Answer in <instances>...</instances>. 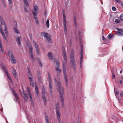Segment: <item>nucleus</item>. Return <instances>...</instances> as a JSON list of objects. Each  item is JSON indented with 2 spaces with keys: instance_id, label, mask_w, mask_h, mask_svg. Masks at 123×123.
Masks as SVG:
<instances>
[{
  "instance_id": "obj_1",
  "label": "nucleus",
  "mask_w": 123,
  "mask_h": 123,
  "mask_svg": "<svg viewBox=\"0 0 123 123\" xmlns=\"http://www.w3.org/2000/svg\"><path fill=\"white\" fill-rule=\"evenodd\" d=\"M55 83H56V88L57 91L59 92L60 94V98L61 101V104L63 107H64V103L63 96L64 94L63 88L61 87V83L59 81H57L55 78L54 79Z\"/></svg>"
},
{
  "instance_id": "obj_2",
  "label": "nucleus",
  "mask_w": 123,
  "mask_h": 123,
  "mask_svg": "<svg viewBox=\"0 0 123 123\" xmlns=\"http://www.w3.org/2000/svg\"><path fill=\"white\" fill-rule=\"evenodd\" d=\"M63 56L65 61H63L62 62L63 66V71L65 79V81L66 83V84L67 86L68 85V79L67 76V74L66 72V69L65 68V65L66 64L67 62V58L66 55V51L65 49H62Z\"/></svg>"
},
{
  "instance_id": "obj_3",
  "label": "nucleus",
  "mask_w": 123,
  "mask_h": 123,
  "mask_svg": "<svg viewBox=\"0 0 123 123\" xmlns=\"http://www.w3.org/2000/svg\"><path fill=\"white\" fill-rule=\"evenodd\" d=\"M27 43L29 48V52L31 56V59L32 60V62H34L35 60V58L33 56V53L32 52L33 49L32 46L29 42L27 41Z\"/></svg>"
},
{
  "instance_id": "obj_4",
  "label": "nucleus",
  "mask_w": 123,
  "mask_h": 123,
  "mask_svg": "<svg viewBox=\"0 0 123 123\" xmlns=\"http://www.w3.org/2000/svg\"><path fill=\"white\" fill-rule=\"evenodd\" d=\"M27 68L28 72V76L29 79V81L30 82V85L31 86H33L34 85V82L33 79V77L31 73L29 68Z\"/></svg>"
},
{
  "instance_id": "obj_5",
  "label": "nucleus",
  "mask_w": 123,
  "mask_h": 123,
  "mask_svg": "<svg viewBox=\"0 0 123 123\" xmlns=\"http://www.w3.org/2000/svg\"><path fill=\"white\" fill-rule=\"evenodd\" d=\"M48 78L49 83L50 93L51 95H52V87L51 86V76L49 73H48Z\"/></svg>"
},
{
  "instance_id": "obj_6",
  "label": "nucleus",
  "mask_w": 123,
  "mask_h": 123,
  "mask_svg": "<svg viewBox=\"0 0 123 123\" xmlns=\"http://www.w3.org/2000/svg\"><path fill=\"white\" fill-rule=\"evenodd\" d=\"M38 8L36 5H35L34 6L33 10H32V12L33 14L35 16H36L37 15L38 13L37 11Z\"/></svg>"
},
{
  "instance_id": "obj_7",
  "label": "nucleus",
  "mask_w": 123,
  "mask_h": 123,
  "mask_svg": "<svg viewBox=\"0 0 123 123\" xmlns=\"http://www.w3.org/2000/svg\"><path fill=\"white\" fill-rule=\"evenodd\" d=\"M56 115L57 117L58 121L59 123H61L60 117L61 115V113L59 110H56Z\"/></svg>"
},
{
  "instance_id": "obj_8",
  "label": "nucleus",
  "mask_w": 123,
  "mask_h": 123,
  "mask_svg": "<svg viewBox=\"0 0 123 123\" xmlns=\"http://www.w3.org/2000/svg\"><path fill=\"white\" fill-rule=\"evenodd\" d=\"M2 69L3 70L4 72L5 73L7 77L9 79L11 78L9 74L8 73L6 68L3 65H2Z\"/></svg>"
},
{
  "instance_id": "obj_9",
  "label": "nucleus",
  "mask_w": 123,
  "mask_h": 123,
  "mask_svg": "<svg viewBox=\"0 0 123 123\" xmlns=\"http://www.w3.org/2000/svg\"><path fill=\"white\" fill-rule=\"evenodd\" d=\"M1 23L2 25H3L4 27H5L4 29V31L6 35H8V33H7V28L6 25L5 24L4 21L2 20V18H1Z\"/></svg>"
},
{
  "instance_id": "obj_10",
  "label": "nucleus",
  "mask_w": 123,
  "mask_h": 123,
  "mask_svg": "<svg viewBox=\"0 0 123 123\" xmlns=\"http://www.w3.org/2000/svg\"><path fill=\"white\" fill-rule=\"evenodd\" d=\"M33 44H34L35 48L36 49L37 53V54H39L40 52L39 51V48L38 46L36 43V42L34 41H33Z\"/></svg>"
},
{
  "instance_id": "obj_11",
  "label": "nucleus",
  "mask_w": 123,
  "mask_h": 123,
  "mask_svg": "<svg viewBox=\"0 0 123 123\" xmlns=\"http://www.w3.org/2000/svg\"><path fill=\"white\" fill-rule=\"evenodd\" d=\"M41 35L43 36H44L46 38H50V35L47 33L43 32L41 33Z\"/></svg>"
},
{
  "instance_id": "obj_12",
  "label": "nucleus",
  "mask_w": 123,
  "mask_h": 123,
  "mask_svg": "<svg viewBox=\"0 0 123 123\" xmlns=\"http://www.w3.org/2000/svg\"><path fill=\"white\" fill-rule=\"evenodd\" d=\"M59 66L60 63L59 62H56L55 68V70L56 71H58V70H59V74L62 71L61 69H59Z\"/></svg>"
},
{
  "instance_id": "obj_13",
  "label": "nucleus",
  "mask_w": 123,
  "mask_h": 123,
  "mask_svg": "<svg viewBox=\"0 0 123 123\" xmlns=\"http://www.w3.org/2000/svg\"><path fill=\"white\" fill-rule=\"evenodd\" d=\"M22 97L24 98L25 101L26 102L27 101L28 98L26 94H25V92L24 91L23 92Z\"/></svg>"
},
{
  "instance_id": "obj_14",
  "label": "nucleus",
  "mask_w": 123,
  "mask_h": 123,
  "mask_svg": "<svg viewBox=\"0 0 123 123\" xmlns=\"http://www.w3.org/2000/svg\"><path fill=\"white\" fill-rule=\"evenodd\" d=\"M52 55L53 54L52 52H49L48 53V56L49 59L52 60L53 59Z\"/></svg>"
},
{
  "instance_id": "obj_15",
  "label": "nucleus",
  "mask_w": 123,
  "mask_h": 123,
  "mask_svg": "<svg viewBox=\"0 0 123 123\" xmlns=\"http://www.w3.org/2000/svg\"><path fill=\"white\" fill-rule=\"evenodd\" d=\"M63 23V24L65 34L67 35V31L66 27V23Z\"/></svg>"
},
{
  "instance_id": "obj_16",
  "label": "nucleus",
  "mask_w": 123,
  "mask_h": 123,
  "mask_svg": "<svg viewBox=\"0 0 123 123\" xmlns=\"http://www.w3.org/2000/svg\"><path fill=\"white\" fill-rule=\"evenodd\" d=\"M42 98L44 101V103L45 105H46V99L45 97V94H42Z\"/></svg>"
},
{
  "instance_id": "obj_17",
  "label": "nucleus",
  "mask_w": 123,
  "mask_h": 123,
  "mask_svg": "<svg viewBox=\"0 0 123 123\" xmlns=\"http://www.w3.org/2000/svg\"><path fill=\"white\" fill-rule=\"evenodd\" d=\"M37 76L38 77V81L39 82H40L41 80V76L40 72L39 71H37Z\"/></svg>"
},
{
  "instance_id": "obj_18",
  "label": "nucleus",
  "mask_w": 123,
  "mask_h": 123,
  "mask_svg": "<svg viewBox=\"0 0 123 123\" xmlns=\"http://www.w3.org/2000/svg\"><path fill=\"white\" fill-rule=\"evenodd\" d=\"M63 23L66 22V19L65 17V13L64 10L63 11Z\"/></svg>"
},
{
  "instance_id": "obj_19",
  "label": "nucleus",
  "mask_w": 123,
  "mask_h": 123,
  "mask_svg": "<svg viewBox=\"0 0 123 123\" xmlns=\"http://www.w3.org/2000/svg\"><path fill=\"white\" fill-rule=\"evenodd\" d=\"M10 59L11 62L13 63L14 64L16 62V60L14 56L10 57Z\"/></svg>"
},
{
  "instance_id": "obj_20",
  "label": "nucleus",
  "mask_w": 123,
  "mask_h": 123,
  "mask_svg": "<svg viewBox=\"0 0 123 123\" xmlns=\"http://www.w3.org/2000/svg\"><path fill=\"white\" fill-rule=\"evenodd\" d=\"M35 88L36 93L37 96L38 97L39 95V92L37 86V85H35Z\"/></svg>"
},
{
  "instance_id": "obj_21",
  "label": "nucleus",
  "mask_w": 123,
  "mask_h": 123,
  "mask_svg": "<svg viewBox=\"0 0 123 123\" xmlns=\"http://www.w3.org/2000/svg\"><path fill=\"white\" fill-rule=\"evenodd\" d=\"M70 57L71 59H74V52L73 50H72L71 51Z\"/></svg>"
},
{
  "instance_id": "obj_22",
  "label": "nucleus",
  "mask_w": 123,
  "mask_h": 123,
  "mask_svg": "<svg viewBox=\"0 0 123 123\" xmlns=\"http://www.w3.org/2000/svg\"><path fill=\"white\" fill-rule=\"evenodd\" d=\"M12 69H13V70L12 71V73L13 74V75L14 77L15 78H16V75L17 74L16 72V70L14 69L13 67L12 68Z\"/></svg>"
},
{
  "instance_id": "obj_23",
  "label": "nucleus",
  "mask_w": 123,
  "mask_h": 123,
  "mask_svg": "<svg viewBox=\"0 0 123 123\" xmlns=\"http://www.w3.org/2000/svg\"><path fill=\"white\" fill-rule=\"evenodd\" d=\"M71 64L72 66L75 65V61L74 59H71Z\"/></svg>"
},
{
  "instance_id": "obj_24",
  "label": "nucleus",
  "mask_w": 123,
  "mask_h": 123,
  "mask_svg": "<svg viewBox=\"0 0 123 123\" xmlns=\"http://www.w3.org/2000/svg\"><path fill=\"white\" fill-rule=\"evenodd\" d=\"M45 117L46 121V123H49L48 116L46 114H45Z\"/></svg>"
},
{
  "instance_id": "obj_25",
  "label": "nucleus",
  "mask_w": 123,
  "mask_h": 123,
  "mask_svg": "<svg viewBox=\"0 0 123 123\" xmlns=\"http://www.w3.org/2000/svg\"><path fill=\"white\" fill-rule=\"evenodd\" d=\"M0 31L1 33L2 34V35L3 36L4 38H6V37L5 35V34H4L3 32V31L2 30L1 28H0Z\"/></svg>"
},
{
  "instance_id": "obj_26",
  "label": "nucleus",
  "mask_w": 123,
  "mask_h": 123,
  "mask_svg": "<svg viewBox=\"0 0 123 123\" xmlns=\"http://www.w3.org/2000/svg\"><path fill=\"white\" fill-rule=\"evenodd\" d=\"M19 46H21V39H17L16 40Z\"/></svg>"
},
{
  "instance_id": "obj_27",
  "label": "nucleus",
  "mask_w": 123,
  "mask_h": 123,
  "mask_svg": "<svg viewBox=\"0 0 123 123\" xmlns=\"http://www.w3.org/2000/svg\"><path fill=\"white\" fill-rule=\"evenodd\" d=\"M56 111L58 110H59L60 108V106L59 104L58 103H57L56 104Z\"/></svg>"
},
{
  "instance_id": "obj_28",
  "label": "nucleus",
  "mask_w": 123,
  "mask_h": 123,
  "mask_svg": "<svg viewBox=\"0 0 123 123\" xmlns=\"http://www.w3.org/2000/svg\"><path fill=\"white\" fill-rule=\"evenodd\" d=\"M13 29H14V31L16 33L18 34L19 33V31H18L17 29V27H14Z\"/></svg>"
},
{
  "instance_id": "obj_29",
  "label": "nucleus",
  "mask_w": 123,
  "mask_h": 123,
  "mask_svg": "<svg viewBox=\"0 0 123 123\" xmlns=\"http://www.w3.org/2000/svg\"><path fill=\"white\" fill-rule=\"evenodd\" d=\"M25 5L28 7H29V4L27 0H23Z\"/></svg>"
},
{
  "instance_id": "obj_30",
  "label": "nucleus",
  "mask_w": 123,
  "mask_h": 123,
  "mask_svg": "<svg viewBox=\"0 0 123 123\" xmlns=\"http://www.w3.org/2000/svg\"><path fill=\"white\" fill-rule=\"evenodd\" d=\"M73 17H74V23L75 24V26L76 27V25H77L76 18L75 16H74Z\"/></svg>"
},
{
  "instance_id": "obj_31",
  "label": "nucleus",
  "mask_w": 123,
  "mask_h": 123,
  "mask_svg": "<svg viewBox=\"0 0 123 123\" xmlns=\"http://www.w3.org/2000/svg\"><path fill=\"white\" fill-rule=\"evenodd\" d=\"M35 17V16H34V18L35 21L37 24H38L39 23L38 22V19L36 17H36Z\"/></svg>"
},
{
  "instance_id": "obj_32",
  "label": "nucleus",
  "mask_w": 123,
  "mask_h": 123,
  "mask_svg": "<svg viewBox=\"0 0 123 123\" xmlns=\"http://www.w3.org/2000/svg\"><path fill=\"white\" fill-rule=\"evenodd\" d=\"M83 59V55H80V65L81 66L82 65V62Z\"/></svg>"
},
{
  "instance_id": "obj_33",
  "label": "nucleus",
  "mask_w": 123,
  "mask_h": 123,
  "mask_svg": "<svg viewBox=\"0 0 123 123\" xmlns=\"http://www.w3.org/2000/svg\"><path fill=\"white\" fill-rule=\"evenodd\" d=\"M113 35L112 34H110L108 35L107 38H111L113 37Z\"/></svg>"
},
{
  "instance_id": "obj_34",
  "label": "nucleus",
  "mask_w": 123,
  "mask_h": 123,
  "mask_svg": "<svg viewBox=\"0 0 123 123\" xmlns=\"http://www.w3.org/2000/svg\"><path fill=\"white\" fill-rule=\"evenodd\" d=\"M8 54L9 56L10 57L13 56L12 54L11 51H9L8 52Z\"/></svg>"
},
{
  "instance_id": "obj_35",
  "label": "nucleus",
  "mask_w": 123,
  "mask_h": 123,
  "mask_svg": "<svg viewBox=\"0 0 123 123\" xmlns=\"http://www.w3.org/2000/svg\"><path fill=\"white\" fill-rule=\"evenodd\" d=\"M116 33L117 35L118 36H121L123 35V34L119 31H117Z\"/></svg>"
},
{
  "instance_id": "obj_36",
  "label": "nucleus",
  "mask_w": 123,
  "mask_h": 123,
  "mask_svg": "<svg viewBox=\"0 0 123 123\" xmlns=\"http://www.w3.org/2000/svg\"><path fill=\"white\" fill-rule=\"evenodd\" d=\"M49 21L48 19L47 20L46 22V26L48 28L49 26Z\"/></svg>"
},
{
  "instance_id": "obj_37",
  "label": "nucleus",
  "mask_w": 123,
  "mask_h": 123,
  "mask_svg": "<svg viewBox=\"0 0 123 123\" xmlns=\"http://www.w3.org/2000/svg\"><path fill=\"white\" fill-rule=\"evenodd\" d=\"M31 99V105H32L33 107H34V105L33 102V100L32 99V98H30Z\"/></svg>"
},
{
  "instance_id": "obj_38",
  "label": "nucleus",
  "mask_w": 123,
  "mask_h": 123,
  "mask_svg": "<svg viewBox=\"0 0 123 123\" xmlns=\"http://www.w3.org/2000/svg\"><path fill=\"white\" fill-rule=\"evenodd\" d=\"M120 18L121 21H123V15L121 14L120 16Z\"/></svg>"
},
{
  "instance_id": "obj_39",
  "label": "nucleus",
  "mask_w": 123,
  "mask_h": 123,
  "mask_svg": "<svg viewBox=\"0 0 123 123\" xmlns=\"http://www.w3.org/2000/svg\"><path fill=\"white\" fill-rule=\"evenodd\" d=\"M123 93H120V95L118 97V98H117L118 99H121L122 98V96H123Z\"/></svg>"
},
{
  "instance_id": "obj_40",
  "label": "nucleus",
  "mask_w": 123,
  "mask_h": 123,
  "mask_svg": "<svg viewBox=\"0 0 123 123\" xmlns=\"http://www.w3.org/2000/svg\"><path fill=\"white\" fill-rule=\"evenodd\" d=\"M46 42L48 43H50L51 42V39H46Z\"/></svg>"
},
{
  "instance_id": "obj_41",
  "label": "nucleus",
  "mask_w": 123,
  "mask_h": 123,
  "mask_svg": "<svg viewBox=\"0 0 123 123\" xmlns=\"http://www.w3.org/2000/svg\"><path fill=\"white\" fill-rule=\"evenodd\" d=\"M83 49H81L80 55H83Z\"/></svg>"
},
{
  "instance_id": "obj_42",
  "label": "nucleus",
  "mask_w": 123,
  "mask_h": 123,
  "mask_svg": "<svg viewBox=\"0 0 123 123\" xmlns=\"http://www.w3.org/2000/svg\"><path fill=\"white\" fill-rule=\"evenodd\" d=\"M21 38V37L20 34H18L16 36V38Z\"/></svg>"
},
{
  "instance_id": "obj_43",
  "label": "nucleus",
  "mask_w": 123,
  "mask_h": 123,
  "mask_svg": "<svg viewBox=\"0 0 123 123\" xmlns=\"http://www.w3.org/2000/svg\"><path fill=\"white\" fill-rule=\"evenodd\" d=\"M24 10H25V12H26L28 13L29 12H28V11L27 10V8L25 6V7H24Z\"/></svg>"
},
{
  "instance_id": "obj_44",
  "label": "nucleus",
  "mask_w": 123,
  "mask_h": 123,
  "mask_svg": "<svg viewBox=\"0 0 123 123\" xmlns=\"http://www.w3.org/2000/svg\"><path fill=\"white\" fill-rule=\"evenodd\" d=\"M12 90L13 91V93L14 95H14L15 94H16L17 93L13 89H12Z\"/></svg>"
},
{
  "instance_id": "obj_45",
  "label": "nucleus",
  "mask_w": 123,
  "mask_h": 123,
  "mask_svg": "<svg viewBox=\"0 0 123 123\" xmlns=\"http://www.w3.org/2000/svg\"><path fill=\"white\" fill-rule=\"evenodd\" d=\"M117 30L123 32V30H122L121 29H119L118 28H117Z\"/></svg>"
},
{
  "instance_id": "obj_46",
  "label": "nucleus",
  "mask_w": 123,
  "mask_h": 123,
  "mask_svg": "<svg viewBox=\"0 0 123 123\" xmlns=\"http://www.w3.org/2000/svg\"><path fill=\"white\" fill-rule=\"evenodd\" d=\"M14 95L15 96V97L17 98L18 100H19V98L17 93L16 94H15V95Z\"/></svg>"
},
{
  "instance_id": "obj_47",
  "label": "nucleus",
  "mask_w": 123,
  "mask_h": 123,
  "mask_svg": "<svg viewBox=\"0 0 123 123\" xmlns=\"http://www.w3.org/2000/svg\"><path fill=\"white\" fill-rule=\"evenodd\" d=\"M118 93H119V92L117 91H116V92H115V95L117 97V95H118Z\"/></svg>"
},
{
  "instance_id": "obj_48",
  "label": "nucleus",
  "mask_w": 123,
  "mask_h": 123,
  "mask_svg": "<svg viewBox=\"0 0 123 123\" xmlns=\"http://www.w3.org/2000/svg\"><path fill=\"white\" fill-rule=\"evenodd\" d=\"M73 66V67L74 70V71L75 72L76 71V69L75 66V65H74V66Z\"/></svg>"
},
{
  "instance_id": "obj_49",
  "label": "nucleus",
  "mask_w": 123,
  "mask_h": 123,
  "mask_svg": "<svg viewBox=\"0 0 123 123\" xmlns=\"http://www.w3.org/2000/svg\"><path fill=\"white\" fill-rule=\"evenodd\" d=\"M45 89H44V88H43V90H42V94H45Z\"/></svg>"
},
{
  "instance_id": "obj_50",
  "label": "nucleus",
  "mask_w": 123,
  "mask_h": 123,
  "mask_svg": "<svg viewBox=\"0 0 123 123\" xmlns=\"http://www.w3.org/2000/svg\"><path fill=\"white\" fill-rule=\"evenodd\" d=\"M112 10L114 11H115L116 10V8L115 7L113 6L112 7Z\"/></svg>"
},
{
  "instance_id": "obj_51",
  "label": "nucleus",
  "mask_w": 123,
  "mask_h": 123,
  "mask_svg": "<svg viewBox=\"0 0 123 123\" xmlns=\"http://www.w3.org/2000/svg\"><path fill=\"white\" fill-rule=\"evenodd\" d=\"M39 66L40 67H41L42 66V64L41 62L39 61Z\"/></svg>"
},
{
  "instance_id": "obj_52",
  "label": "nucleus",
  "mask_w": 123,
  "mask_h": 123,
  "mask_svg": "<svg viewBox=\"0 0 123 123\" xmlns=\"http://www.w3.org/2000/svg\"><path fill=\"white\" fill-rule=\"evenodd\" d=\"M112 78L113 79H114L115 78V74L113 73L112 74Z\"/></svg>"
},
{
  "instance_id": "obj_53",
  "label": "nucleus",
  "mask_w": 123,
  "mask_h": 123,
  "mask_svg": "<svg viewBox=\"0 0 123 123\" xmlns=\"http://www.w3.org/2000/svg\"><path fill=\"white\" fill-rule=\"evenodd\" d=\"M115 22L117 23H119V20L117 19H115Z\"/></svg>"
},
{
  "instance_id": "obj_54",
  "label": "nucleus",
  "mask_w": 123,
  "mask_h": 123,
  "mask_svg": "<svg viewBox=\"0 0 123 123\" xmlns=\"http://www.w3.org/2000/svg\"><path fill=\"white\" fill-rule=\"evenodd\" d=\"M9 80H10V82H11V83H12V84H13V81H12V79H11V78H10V79H9Z\"/></svg>"
},
{
  "instance_id": "obj_55",
  "label": "nucleus",
  "mask_w": 123,
  "mask_h": 123,
  "mask_svg": "<svg viewBox=\"0 0 123 123\" xmlns=\"http://www.w3.org/2000/svg\"><path fill=\"white\" fill-rule=\"evenodd\" d=\"M119 3L121 5L122 7H123V3L121 1V2H120Z\"/></svg>"
},
{
  "instance_id": "obj_56",
  "label": "nucleus",
  "mask_w": 123,
  "mask_h": 123,
  "mask_svg": "<svg viewBox=\"0 0 123 123\" xmlns=\"http://www.w3.org/2000/svg\"><path fill=\"white\" fill-rule=\"evenodd\" d=\"M115 0L118 3H119L121 1L120 0Z\"/></svg>"
},
{
  "instance_id": "obj_57",
  "label": "nucleus",
  "mask_w": 123,
  "mask_h": 123,
  "mask_svg": "<svg viewBox=\"0 0 123 123\" xmlns=\"http://www.w3.org/2000/svg\"><path fill=\"white\" fill-rule=\"evenodd\" d=\"M28 96L30 98H32V97L31 94V95H29Z\"/></svg>"
},
{
  "instance_id": "obj_58",
  "label": "nucleus",
  "mask_w": 123,
  "mask_h": 123,
  "mask_svg": "<svg viewBox=\"0 0 123 123\" xmlns=\"http://www.w3.org/2000/svg\"><path fill=\"white\" fill-rule=\"evenodd\" d=\"M9 2L10 3H12V0H8Z\"/></svg>"
},
{
  "instance_id": "obj_59",
  "label": "nucleus",
  "mask_w": 123,
  "mask_h": 123,
  "mask_svg": "<svg viewBox=\"0 0 123 123\" xmlns=\"http://www.w3.org/2000/svg\"><path fill=\"white\" fill-rule=\"evenodd\" d=\"M80 48H81V49H83V45H82V44H81L80 45Z\"/></svg>"
},
{
  "instance_id": "obj_60",
  "label": "nucleus",
  "mask_w": 123,
  "mask_h": 123,
  "mask_svg": "<svg viewBox=\"0 0 123 123\" xmlns=\"http://www.w3.org/2000/svg\"><path fill=\"white\" fill-rule=\"evenodd\" d=\"M81 32L80 31H79V35L80 36V35Z\"/></svg>"
},
{
  "instance_id": "obj_61",
  "label": "nucleus",
  "mask_w": 123,
  "mask_h": 123,
  "mask_svg": "<svg viewBox=\"0 0 123 123\" xmlns=\"http://www.w3.org/2000/svg\"><path fill=\"white\" fill-rule=\"evenodd\" d=\"M122 80H120V84H121L122 83Z\"/></svg>"
},
{
  "instance_id": "obj_62",
  "label": "nucleus",
  "mask_w": 123,
  "mask_h": 123,
  "mask_svg": "<svg viewBox=\"0 0 123 123\" xmlns=\"http://www.w3.org/2000/svg\"><path fill=\"white\" fill-rule=\"evenodd\" d=\"M2 2L4 4V0H1Z\"/></svg>"
},
{
  "instance_id": "obj_63",
  "label": "nucleus",
  "mask_w": 123,
  "mask_h": 123,
  "mask_svg": "<svg viewBox=\"0 0 123 123\" xmlns=\"http://www.w3.org/2000/svg\"><path fill=\"white\" fill-rule=\"evenodd\" d=\"M27 91H30L28 87H27Z\"/></svg>"
},
{
  "instance_id": "obj_64",
  "label": "nucleus",
  "mask_w": 123,
  "mask_h": 123,
  "mask_svg": "<svg viewBox=\"0 0 123 123\" xmlns=\"http://www.w3.org/2000/svg\"><path fill=\"white\" fill-rule=\"evenodd\" d=\"M31 92L28 93V95H31Z\"/></svg>"
}]
</instances>
